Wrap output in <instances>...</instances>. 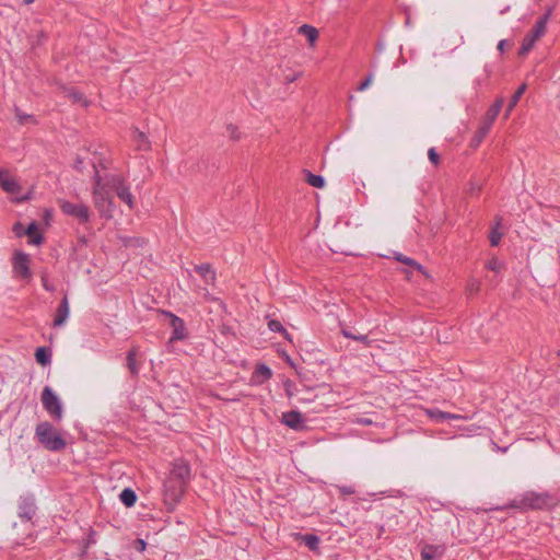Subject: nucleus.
<instances>
[{"mask_svg":"<svg viewBox=\"0 0 560 560\" xmlns=\"http://www.w3.org/2000/svg\"><path fill=\"white\" fill-rule=\"evenodd\" d=\"M115 194L130 210L135 208V198L126 178L121 174L95 166L92 179V201L102 218H113Z\"/></svg>","mask_w":560,"mask_h":560,"instance_id":"nucleus-1","label":"nucleus"},{"mask_svg":"<svg viewBox=\"0 0 560 560\" xmlns=\"http://www.w3.org/2000/svg\"><path fill=\"white\" fill-rule=\"evenodd\" d=\"M35 435L38 442L46 450L51 452L61 451L67 445L61 434L49 422L46 421L36 425Z\"/></svg>","mask_w":560,"mask_h":560,"instance_id":"nucleus-2","label":"nucleus"},{"mask_svg":"<svg viewBox=\"0 0 560 560\" xmlns=\"http://www.w3.org/2000/svg\"><path fill=\"white\" fill-rule=\"evenodd\" d=\"M549 18L550 11H548L544 16H541L535 23L533 30L525 35L520 47V55H527L533 49L536 42L545 35Z\"/></svg>","mask_w":560,"mask_h":560,"instance_id":"nucleus-3","label":"nucleus"},{"mask_svg":"<svg viewBox=\"0 0 560 560\" xmlns=\"http://www.w3.org/2000/svg\"><path fill=\"white\" fill-rule=\"evenodd\" d=\"M553 505L555 500L549 493L535 491L524 493L517 504L524 509H548Z\"/></svg>","mask_w":560,"mask_h":560,"instance_id":"nucleus-4","label":"nucleus"},{"mask_svg":"<svg viewBox=\"0 0 560 560\" xmlns=\"http://www.w3.org/2000/svg\"><path fill=\"white\" fill-rule=\"evenodd\" d=\"M0 187L4 192L15 196L16 201L28 199L27 196L18 197L22 191V186L20 185L15 175L4 166H0Z\"/></svg>","mask_w":560,"mask_h":560,"instance_id":"nucleus-5","label":"nucleus"},{"mask_svg":"<svg viewBox=\"0 0 560 560\" xmlns=\"http://www.w3.org/2000/svg\"><path fill=\"white\" fill-rule=\"evenodd\" d=\"M31 257L28 254L22 250H15L12 257L13 272L22 279L30 280L32 278V271L30 268Z\"/></svg>","mask_w":560,"mask_h":560,"instance_id":"nucleus-6","label":"nucleus"},{"mask_svg":"<svg viewBox=\"0 0 560 560\" xmlns=\"http://www.w3.org/2000/svg\"><path fill=\"white\" fill-rule=\"evenodd\" d=\"M185 492V487L179 479H170L165 483L164 502L173 509L182 499Z\"/></svg>","mask_w":560,"mask_h":560,"instance_id":"nucleus-7","label":"nucleus"},{"mask_svg":"<svg viewBox=\"0 0 560 560\" xmlns=\"http://www.w3.org/2000/svg\"><path fill=\"white\" fill-rule=\"evenodd\" d=\"M42 401L44 408L50 413L55 419L61 420L62 418V407L58 396L52 392L50 387H45L42 394Z\"/></svg>","mask_w":560,"mask_h":560,"instance_id":"nucleus-8","label":"nucleus"},{"mask_svg":"<svg viewBox=\"0 0 560 560\" xmlns=\"http://www.w3.org/2000/svg\"><path fill=\"white\" fill-rule=\"evenodd\" d=\"M59 206L65 214L77 218L80 222L85 223L90 220V211L84 203H72L67 200H60Z\"/></svg>","mask_w":560,"mask_h":560,"instance_id":"nucleus-9","label":"nucleus"},{"mask_svg":"<svg viewBox=\"0 0 560 560\" xmlns=\"http://www.w3.org/2000/svg\"><path fill=\"white\" fill-rule=\"evenodd\" d=\"M281 422L296 431L303 430L305 428L302 413L295 410L283 412L281 416Z\"/></svg>","mask_w":560,"mask_h":560,"instance_id":"nucleus-10","label":"nucleus"},{"mask_svg":"<svg viewBox=\"0 0 560 560\" xmlns=\"http://www.w3.org/2000/svg\"><path fill=\"white\" fill-rule=\"evenodd\" d=\"M272 377V371L264 363L256 365L250 376L252 385H261Z\"/></svg>","mask_w":560,"mask_h":560,"instance_id":"nucleus-11","label":"nucleus"},{"mask_svg":"<svg viewBox=\"0 0 560 560\" xmlns=\"http://www.w3.org/2000/svg\"><path fill=\"white\" fill-rule=\"evenodd\" d=\"M131 140L136 145V149L139 151H150L151 150V141L145 132L140 130L138 127H133L131 129Z\"/></svg>","mask_w":560,"mask_h":560,"instance_id":"nucleus-12","label":"nucleus"},{"mask_svg":"<svg viewBox=\"0 0 560 560\" xmlns=\"http://www.w3.org/2000/svg\"><path fill=\"white\" fill-rule=\"evenodd\" d=\"M167 315L171 318V326L173 328L171 341L185 339L187 332H186V327H185L183 319H180L179 317H177L176 315H173V314H167Z\"/></svg>","mask_w":560,"mask_h":560,"instance_id":"nucleus-13","label":"nucleus"},{"mask_svg":"<svg viewBox=\"0 0 560 560\" xmlns=\"http://www.w3.org/2000/svg\"><path fill=\"white\" fill-rule=\"evenodd\" d=\"M68 316H69V303H68V299L65 296L57 310V314L54 319V325L55 326L63 325L65 322L67 320Z\"/></svg>","mask_w":560,"mask_h":560,"instance_id":"nucleus-14","label":"nucleus"},{"mask_svg":"<svg viewBox=\"0 0 560 560\" xmlns=\"http://www.w3.org/2000/svg\"><path fill=\"white\" fill-rule=\"evenodd\" d=\"M25 234L30 237V243L33 245H40L43 243V236L38 231V226L35 222L28 224L25 230Z\"/></svg>","mask_w":560,"mask_h":560,"instance_id":"nucleus-15","label":"nucleus"},{"mask_svg":"<svg viewBox=\"0 0 560 560\" xmlns=\"http://www.w3.org/2000/svg\"><path fill=\"white\" fill-rule=\"evenodd\" d=\"M299 33L307 38L311 47L315 46V43L318 38V31L314 26L304 24L300 26Z\"/></svg>","mask_w":560,"mask_h":560,"instance_id":"nucleus-16","label":"nucleus"},{"mask_svg":"<svg viewBox=\"0 0 560 560\" xmlns=\"http://www.w3.org/2000/svg\"><path fill=\"white\" fill-rule=\"evenodd\" d=\"M491 129L490 126L480 122V126L476 130L475 135L471 138V145L477 148L480 145V143L483 141L486 136L488 135L489 130Z\"/></svg>","mask_w":560,"mask_h":560,"instance_id":"nucleus-17","label":"nucleus"},{"mask_svg":"<svg viewBox=\"0 0 560 560\" xmlns=\"http://www.w3.org/2000/svg\"><path fill=\"white\" fill-rule=\"evenodd\" d=\"M443 553V548L440 546L427 545L421 551V560H432Z\"/></svg>","mask_w":560,"mask_h":560,"instance_id":"nucleus-18","label":"nucleus"},{"mask_svg":"<svg viewBox=\"0 0 560 560\" xmlns=\"http://www.w3.org/2000/svg\"><path fill=\"white\" fill-rule=\"evenodd\" d=\"M427 415L433 419V420H436V421H442V420H447V419H463L464 417L459 416V415H454V413H450V412H444V411H441V410H425Z\"/></svg>","mask_w":560,"mask_h":560,"instance_id":"nucleus-19","label":"nucleus"},{"mask_svg":"<svg viewBox=\"0 0 560 560\" xmlns=\"http://www.w3.org/2000/svg\"><path fill=\"white\" fill-rule=\"evenodd\" d=\"M526 84L523 83L522 85H520V88L516 90V92L514 93V95L511 97V101L509 103V106L506 108V112L504 114V118H508L511 114V112L513 110V108L516 106V104L518 103L520 98L522 97V95L524 94V92L526 91Z\"/></svg>","mask_w":560,"mask_h":560,"instance_id":"nucleus-20","label":"nucleus"},{"mask_svg":"<svg viewBox=\"0 0 560 560\" xmlns=\"http://www.w3.org/2000/svg\"><path fill=\"white\" fill-rule=\"evenodd\" d=\"M120 501L127 506V508H131L135 505L136 501H137V495L135 493L133 490H131L130 488H126L121 491L120 495Z\"/></svg>","mask_w":560,"mask_h":560,"instance_id":"nucleus-21","label":"nucleus"},{"mask_svg":"<svg viewBox=\"0 0 560 560\" xmlns=\"http://www.w3.org/2000/svg\"><path fill=\"white\" fill-rule=\"evenodd\" d=\"M306 182L308 185L315 187V188H324L325 186V179L320 175L312 174L311 172L306 173Z\"/></svg>","mask_w":560,"mask_h":560,"instance_id":"nucleus-22","label":"nucleus"},{"mask_svg":"<svg viewBox=\"0 0 560 560\" xmlns=\"http://www.w3.org/2000/svg\"><path fill=\"white\" fill-rule=\"evenodd\" d=\"M35 358H36V361L42 365H47L50 363V354L48 353L47 349L44 347H39L36 349Z\"/></svg>","mask_w":560,"mask_h":560,"instance_id":"nucleus-23","label":"nucleus"},{"mask_svg":"<svg viewBox=\"0 0 560 560\" xmlns=\"http://www.w3.org/2000/svg\"><path fill=\"white\" fill-rule=\"evenodd\" d=\"M465 39L463 35H454L447 39L446 46L451 51L456 50L458 47L464 45Z\"/></svg>","mask_w":560,"mask_h":560,"instance_id":"nucleus-24","label":"nucleus"},{"mask_svg":"<svg viewBox=\"0 0 560 560\" xmlns=\"http://www.w3.org/2000/svg\"><path fill=\"white\" fill-rule=\"evenodd\" d=\"M396 259L401 261V262H404V264H406V265H409V266L416 268L417 270L422 272L424 276H428L427 271L424 270V268L421 265H419L417 261H415L413 259H411L409 257H405V256H402L400 254L396 256Z\"/></svg>","mask_w":560,"mask_h":560,"instance_id":"nucleus-25","label":"nucleus"},{"mask_svg":"<svg viewBox=\"0 0 560 560\" xmlns=\"http://www.w3.org/2000/svg\"><path fill=\"white\" fill-rule=\"evenodd\" d=\"M226 135L230 139L234 140V141H238L242 138V132H241L240 128L233 124H229L226 126Z\"/></svg>","mask_w":560,"mask_h":560,"instance_id":"nucleus-26","label":"nucleus"},{"mask_svg":"<svg viewBox=\"0 0 560 560\" xmlns=\"http://www.w3.org/2000/svg\"><path fill=\"white\" fill-rule=\"evenodd\" d=\"M342 335L346 338L363 342L366 346H369L371 343V341L368 339V337L365 335H353V334H351V332H349L347 330H342Z\"/></svg>","mask_w":560,"mask_h":560,"instance_id":"nucleus-27","label":"nucleus"},{"mask_svg":"<svg viewBox=\"0 0 560 560\" xmlns=\"http://www.w3.org/2000/svg\"><path fill=\"white\" fill-rule=\"evenodd\" d=\"M486 267L494 272H499L502 269L503 264L497 257H492L487 261Z\"/></svg>","mask_w":560,"mask_h":560,"instance_id":"nucleus-28","label":"nucleus"},{"mask_svg":"<svg viewBox=\"0 0 560 560\" xmlns=\"http://www.w3.org/2000/svg\"><path fill=\"white\" fill-rule=\"evenodd\" d=\"M303 540L305 541L306 546H307L310 549H312V550L317 549V547H318V542H319V540H318V537H317V536H315V535H305V536L303 537Z\"/></svg>","mask_w":560,"mask_h":560,"instance_id":"nucleus-29","label":"nucleus"},{"mask_svg":"<svg viewBox=\"0 0 560 560\" xmlns=\"http://www.w3.org/2000/svg\"><path fill=\"white\" fill-rule=\"evenodd\" d=\"M127 362H128V366H129L131 373L137 374V372H138L137 360H136V352L133 350L128 353Z\"/></svg>","mask_w":560,"mask_h":560,"instance_id":"nucleus-30","label":"nucleus"},{"mask_svg":"<svg viewBox=\"0 0 560 560\" xmlns=\"http://www.w3.org/2000/svg\"><path fill=\"white\" fill-rule=\"evenodd\" d=\"M268 327H269V329H270V330H272V331H278V332H282V334H284V335H285V337H288V332H287V330L283 328V326L281 325V323H280V322L272 319V320H270V322L268 323Z\"/></svg>","mask_w":560,"mask_h":560,"instance_id":"nucleus-31","label":"nucleus"},{"mask_svg":"<svg viewBox=\"0 0 560 560\" xmlns=\"http://www.w3.org/2000/svg\"><path fill=\"white\" fill-rule=\"evenodd\" d=\"M285 394L289 398H292L296 392L294 383L290 380L284 381L283 383Z\"/></svg>","mask_w":560,"mask_h":560,"instance_id":"nucleus-32","label":"nucleus"},{"mask_svg":"<svg viewBox=\"0 0 560 560\" xmlns=\"http://www.w3.org/2000/svg\"><path fill=\"white\" fill-rule=\"evenodd\" d=\"M428 158L433 165L438 166L440 164V155L434 148L429 149Z\"/></svg>","mask_w":560,"mask_h":560,"instance_id":"nucleus-33","label":"nucleus"},{"mask_svg":"<svg viewBox=\"0 0 560 560\" xmlns=\"http://www.w3.org/2000/svg\"><path fill=\"white\" fill-rule=\"evenodd\" d=\"M503 106V98L499 97L495 100V102L490 106L489 110L492 112L494 115H499L501 112V108Z\"/></svg>","mask_w":560,"mask_h":560,"instance_id":"nucleus-34","label":"nucleus"},{"mask_svg":"<svg viewBox=\"0 0 560 560\" xmlns=\"http://www.w3.org/2000/svg\"><path fill=\"white\" fill-rule=\"evenodd\" d=\"M497 115H494L492 112H490L489 109L487 110V113L485 114L481 122L492 127L493 122L495 121L497 119Z\"/></svg>","mask_w":560,"mask_h":560,"instance_id":"nucleus-35","label":"nucleus"},{"mask_svg":"<svg viewBox=\"0 0 560 560\" xmlns=\"http://www.w3.org/2000/svg\"><path fill=\"white\" fill-rule=\"evenodd\" d=\"M501 237H502V234L495 229V230H492L490 236H489V240H490V244L492 246H497L499 245L500 241H501Z\"/></svg>","mask_w":560,"mask_h":560,"instance_id":"nucleus-36","label":"nucleus"},{"mask_svg":"<svg viewBox=\"0 0 560 560\" xmlns=\"http://www.w3.org/2000/svg\"><path fill=\"white\" fill-rule=\"evenodd\" d=\"M372 82H373V74H369L366 77V79L363 82H361L358 90L361 92L366 90L372 84Z\"/></svg>","mask_w":560,"mask_h":560,"instance_id":"nucleus-37","label":"nucleus"},{"mask_svg":"<svg viewBox=\"0 0 560 560\" xmlns=\"http://www.w3.org/2000/svg\"><path fill=\"white\" fill-rule=\"evenodd\" d=\"M197 270H198V272H200V273H201V275H203V276L209 275V276H210V279H211V280H213L214 275H213V272L210 270V267H209V266H207V265H205V266H199V267L197 268Z\"/></svg>","mask_w":560,"mask_h":560,"instance_id":"nucleus-38","label":"nucleus"},{"mask_svg":"<svg viewBox=\"0 0 560 560\" xmlns=\"http://www.w3.org/2000/svg\"><path fill=\"white\" fill-rule=\"evenodd\" d=\"M71 96H72L74 102L81 103L83 106H88L89 105V102L86 101V98L82 94H80V93H72Z\"/></svg>","mask_w":560,"mask_h":560,"instance_id":"nucleus-39","label":"nucleus"},{"mask_svg":"<svg viewBox=\"0 0 560 560\" xmlns=\"http://www.w3.org/2000/svg\"><path fill=\"white\" fill-rule=\"evenodd\" d=\"M135 545H136L137 550H139L140 552H143L147 548V544L143 539H137L135 541Z\"/></svg>","mask_w":560,"mask_h":560,"instance_id":"nucleus-40","label":"nucleus"},{"mask_svg":"<svg viewBox=\"0 0 560 560\" xmlns=\"http://www.w3.org/2000/svg\"><path fill=\"white\" fill-rule=\"evenodd\" d=\"M13 231L16 234V236H22L25 233L21 223L14 224Z\"/></svg>","mask_w":560,"mask_h":560,"instance_id":"nucleus-41","label":"nucleus"},{"mask_svg":"<svg viewBox=\"0 0 560 560\" xmlns=\"http://www.w3.org/2000/svg\"><path fill=\"white\" fill-rule=\"evenodd\" d=\"M339 489L345 494H352V493H354V489L352 487H340Z\"/></svg>","mask_w":560,"mask_h":560,"instance_id":"nucleus-42","label":"nucleus"},{"mask_svg":"<svg viewBox=\"0 0 560 560\" xmlns=\"http://www.w3.org/2000/svg\"><path fill=\"white\" fill-rule=\"evenodd\" d=\"M505 45H506V40L505 39L500 40L499 44H498V50L503 52L504 49H505Z\"/></svg>","mask_w":560,"mask_h":560,"instance_id":"nucleus-43","label":"nucleus"},{"mask_svg":"<svg viewBox=\"0 0 560 560\" xmlns=\"http://www.w3.org/2000/svg\"><path fill=\"white\" fill-rule=\"evenodd\" d=\"M74 167H75L77 170H82V167H83V161H82L81 159H77L75 164H74Z\"/></svg>","mask_w":560,"mask_h":560,"instance_id":"nucleus-44","label":"nucleus"},{"mask_svg":"<svg viewBox=\"0 0 560 560\" xmlns=\"http://www.w3.org/2000/svg\"><path fill=\"white\" fill-rule=\"evenodd\" d=\"M313 400H314V399H312V398H301V399H299V402H301V404H307V402H312Z\"/></svg>","mask_w":560,"mask_h":560,"instance_id":"nucleus-45","label":"nucleus"},{"mask_svg":"<svg viewBox=\"0 0 560 560\" xmlns=\"http://www.w3.org/2000/svg\"><path fill=\"white\" fill-rule=\"evenodd\" d=\"M300 77H301V72L296 73L294 77H289L287 80H288L289 82H292V81H294L295 79H298V78H300Z\"/></svg>","mask_w":560,"mask_h":560,"instance_id":"nucleus-46","label":"nucleus"},{"mask_svg":"<svg viewBox=\"0 0 560 560\" xmlns=\"http://www.w3.org/2000/svg\"><path fill=\"white\" fill-rule=\"evenodd\" d=\"M23 2H24L25 4H31V3H33V2H34V0H23Z\"/></svg>","mask_w":560,"mask_h":560,"instance_id":"nucleus-47","label":"nucleus"},{"mask_svg":"<svg viewBox=\"0 0 560 560\" xmlns=\"http://www.w3.org/2000/svg\"><path fill=\"white\" fill-rule=\"evenodd\" d=\"M559 354H560V351H559Z\"/></svg>","mask_w":560,"mask_h":560,"instance_id":"nucleus-48","label":"nucleus"}]
</instances>
